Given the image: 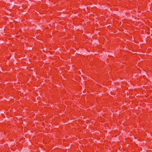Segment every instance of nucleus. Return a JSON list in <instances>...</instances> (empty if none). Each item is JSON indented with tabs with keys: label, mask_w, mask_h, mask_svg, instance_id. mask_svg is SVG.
Segmentation results:
<instances>
[{
	"label": "nucleus",
	"mask_w": 152,
	"mask_h": 152,
	"mask_svg": "<svg viewBox=\"0 0 152 152\" xmlns=\"http://www.w3.org/2000/svg\"><path fill=\"white\" fill-rule=\"evenodd\" d=\"M144 74H146V73H145H145H144Z\"/></svg>",
	"instance_id": "1"
}]
</instances>
